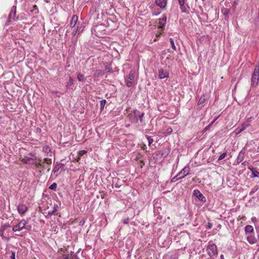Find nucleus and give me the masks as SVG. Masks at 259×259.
<instances>
[{
  "instance_id": "obj_33",
  "label": "nucleus",
  "mask_w": 259,
  "mask_h": 259,
  "mask_svg": "<svg viewBox=\"0 0 259 259\" xmlns=\"http://www.w3.org/2000/svg\"><path fill=\"white\" fill-rule=\"evenodd\" d=\"M57 185L56 183H53L50 187L49 189L52 190H56L57 189Z\"/></svg>"
},
{
  "instance_id": "obj_46",
  "label": "nucleus",
  "mask_w": 259,
  "mask_h": 259,
  "mask_svg": "<svg viewBox=\"0 0 259 259\" xmlns=\"http://www.w3.org/2000/svg\"><path fill=\"white\" fill-rule=\"evenodd\" d=\"M251 221L255 223V222L257 221V219L255 217H252L251 218Z\"/></svg>"
},
{
  "instance_id": "obj_5",
  "label": "nucleus",
  "mask_w": 259,
  "mask_h": 259,
  "mask_svg": "<svg viewBox=\"0 0 259 259\" xmlns=\"http://www.w3.org/2000/svg\"><path fill=\"white\" fill-rule=\"evenodd\" d=\"M125 83L128 87H131L136 84V77L135 71H130L128 76L125 78Z\"/></svg>"
},
{
  "instance_id": "obj_3",
  "label": "nucleus",
  "mask_w": 259,
  "mask_h": 259,
  "mask_svg": "<svg viewBox=\"0 0 259 259\" xmlns=\"http://www.w3.org/2000/svg\"><path fill=\"white\" fill-rule=\"evenodd\" d=\"M206 251L208 255L211 259H214V257L218 254V248L217 245L210 241L208 242L206 248Z\"/></svg>"
},
{
  "instance_id": "obj_20",
  "label": "nucleus",
  "mask_w": 259,
  "mask_h": 259,
  "mask_svg": "<svg viewBox=\"0 0 259 259\" xmlns=\"http://www.w3.org/2000/svg\"><path fill=\"white\" fill-rule=\"evenodd\" d=\"M245 232L246 233H252L254 232L253 228L251 225H247L245 227Z\"/></svg>"
},
{
  "instance_id": "obj_39",
  "label": "nucleus",
  "mask_w": 259,
  "mask_h": 259,
  "mask_svg": "<svg viewBox=\"0 0 259 259\" xmlns=\"http://www.w3.org/2000/svg\"><path fill=\"white\" fill-rule=\"evenodd\" d=\"M59 165H55L54 167V169L53 170V172L55 174L59 171Z\"/></svg>"
},
{
  "instance_id": "obj_32",
  "label": "nucleus",
  "mask_w": 259,
  "mask_h": 259,
  "mask_svg": "<svg viewBox=\"0 0 259 259\" xmlns=\"http://www.w3.org/2000/svg\"><path fill=\"white\" fill-rule=\"evenodd\" d=\"M33 9L31 10V12L34 13V14H36L38 12V10L37 6L34 5L32 7Z\"/></svg>"
},
{
  "instance_id": "obj_23",
  "label": "nucleus",
  "mask_w": 259,
  "mask_h": 259,
  "mask_svg": "<svg viewBox=\"0 0 259 259\" xmlns=\"http://www.w3.org/2000/svg\"><path fill=\"white\" fill-rule=\"evenodd\" d=\"M206 100V98L205 95H202L200 98L198 104L199 105H202Z\"/></svg>"
},
{
  "instance_id": "obj_22",
  "label": "nucleus",
  "mask_w": 259,
  "mask_h": 259,
  "mask_svg": "<svg viewBox=\"0 0 259 259\" xmlns=\"http://www.w3.org/2000/svg\"><path fill=\"white\" fill-rule=\"evenodd\" d=\"M248 168L251 170L253 177H259V172L255 170L253 168L249 167Z\"/></svg>"
},
{
  "instance_id": "obj_30",
  "label": "nucleus",
  "mask_w": 259,
  "mask_h": 259,
  "mask_svg": "<svg viewBox=\"0 0 259 259\" xmlns=\"http://www.w3.org/2000/svg\"><path fill=\"white\" fill-rule=\"evenodd\" d=\"M42 150L44 152L47 153L50 152L51 151L50 147L48 146H44L42 148Z\"/></svg>"
},
{
  "instance_id": "obj_1",
  "label": "nucleus",
  "mask_w": 259,
  "mask_h": 259,
  "mask_svg": "<svg viewBox=\"0 0 259 259\" xmlns=\"http://www.w3.org/2000/svg\"><path fill=\"white\" fill-rule=\"evenodd\" d=\"M28 221L23 219L16 225L13 226L12 230L14 232H20L23 229L26 230H30L31 229V225H27Z\"/></svg>"
},
{
  "instance_id": "obj_53",
  "label": "nucleus",
  "mask_w": 259,
  "mask_h": 259,
  "mask_svg": "<svg viewBox=\"0 0 259 259\" xmlns=\"http://www.w3.org/2000/svg\"><path fill=\"white\" fill-rule=\"evenodd\" d=\"M38 165L41 166V164H40V163H39V164H38Z\"/></svg>"
},
{
  "instance_id": "obj_16",
  "label": "nucleus",
  "mask_w": 259,
  "mask_h": 259,
  "mask_svg": "<svg viewBox=\"0 0 259 259\" xmlns=\"http://www.w3.org/2000/svg\"><path fill=\"white\" fill-rule=\"evenodd\" d=\"M78 21V17L74 15L72 16V19L70 22V26L71 27H73L74 26L76 25L77 22Z\"/></svg>"
},
{
  "instance_id": "obj_9",
  "label": "nucleus",
  "mask_w": 259,
  "mask_h": 259,
  "mask_svg": "<svg viewBox=\"0 0 259 259\" xmlns=\"http://www.w3.org/2000/svg\"><path fill=\"white\" fill-rule=\"evenodd\" d=\"M159 78L160 79H163L168 77L169 76V73L166 69L162 68L158 69Z\"/></svg>"
},
{
  "instance_id": "obj_2",
  "label": "nucleus",
  "mask_w": 259,
  "mask_h": 259,
  "mask_svg": "<svg viewBox=\"0 0 259 259\" xmlns=\"http://www.w3.org/2000/svg\"><path fill=\"white\" fill-rule=\"evenodd\" d=\"M144 116V113H141L140 111L136 110L129 114V118L132 123H137L139 121L142 123Z\"/></svg>"
},
{
  "instance_id": "obj_24",
  "label": "nucleus",
  "mask_w": 259,
  "mask_h": 259,
  "mask_svg": "<svg viewBox=\"0 0 259 259\" xmlns=\"http://www.w3.org/2000/svg\"><path fill=\"white\" fill-rule=\"evenodd\" d=\"M87 153V151L86 150H80V151H79L78 152V158L77 160V161L78 162L79 161V160L80 159V158L81 156H83V155H84L85 153Z\"/></svg>"
},
{
  "instance_id": "obj_38",
  "label": "nucleus",
  "mask_w": 259,
  "mask_h": 259,
  "mask_svg": "<svg viewBox=\"0 0 259 259\" xmlns=\"http://www.w3.org/2000/svg\"><path fill=\"white\" fill-rule=\"evenodd\" d=\"M106 103V100L103 99V100H102L100 101V106H101V109L104 108Z\"/></svg>"
},
{
  "instance_id": "obj_21",
  "label": "nucleus",
  "mask_w": 259,
  "mask_h": 259,
  "mask_svg": "<svg viewBox=\"0 0 259 259\" xmlns=\"http://www.w3.org/2000/svg\"><path fill=\"white\" fill-rule=\"evenodd\" d=\"M166 21V17L162 18L159 19V27L162 28L163 27L165 24Z\"/></svg>"
},
{
  "instance_id": "obj_36",
  "label": "nucleus",
  "mask_w": 259,
  "mask_h": 259,
  "mask_svg": "<svg viewBox=\"0 0 259 259\" xmlns=\"http://www.w3.org/2000/svg\"><path fill=\"white\" fill-rule=\"evenodd\" d=\"M226 156H227V153L225 152L223 153L220 155V156L219 157L218 160H221L224 159L226 157Z\"/></svg>"
},
{
  "instance_id": "obj_29",
  "label": "nucleus",
  "mask_w": 259,
  "mask_h": 259,
  "mask_svg": "<svg viewBox=\"0 0 259 259\" xmlns=\"http://www.w3.org/2000/svg\"><path fill=\"white\" fill-rule=\"evenodd\" d=\"M73 84V79L71 77L69 78V81L66 83V87L70 88Z\"/></svg>"
},
{
  "instance_id": "obj_17",
  "label": "nucleus",
  "mask_w": 259,
  "mask_h": 259,
  "mask_svg": "<svg viewBox=\"0 0 259 259\" xmlns=\"http://www.w3.org/2000/svg\"><path fill=\"white\" fill-rule=\"evenodd\" d=\"M244 158V152L243 151H241L239 152V153L238 155V157L237 158V162L238 163L241 162L243 160Z\"/></svg>"
},
{
  "instance_id": "obj_25",
  "label": "nucleus",
  "mask_w": 259,
  "mask_h": 259,
  "mask_svg": "<svg viewBox=\"0 0 259 259\" xmlns=\"http://www.w3.org/2000/svg\"><path fill=\"white\" fill-rule=\"evenodd\" d=\"M77 79L79 81H84L85 78L83 74L79 73L77 75Z\"/></svg>"
},
{
  "instance_id": "obj_51",
  "label": "nucleus",
  "mask_w": 259,
  "mask_h": 259,
  "mask_svg": "<svg viewBox=\"0 0 259 259\" xmlns=\"http://www.w3.org/2000/svg\"><path fill=\"white\" fill-rule=\"evenodd\" d=\"M220 257H221V259H224V255H223V254H221V256H220Z\"/></svg>"
},
{
  "instance_id": "obj_26",
  "label": "nucleus",
  "mask_w": 259,
  "mask_h": 259,
  "mask_svg": "<svg viewBox=\"0 0 259 259\" xmlns=\"http://www.w3.org/2000/svg\"><path fill=\"white\" fill-rule=\"evenodd\" d=\"M181 179V177L177 174L175 177L172 178L170 180V183L175 182Z\"/></svg>"
},
{
  "instance_id": "obj_28",
  "label": "nucleus",
  "mask_w": 259,
  "mask_h": 259,
  "mask_svg": "<svg viewBox=\"0 0 259 259\" xmlns=\"http://www.w3.org/2000/svg\"><path fill=\"white\" fill-rule=\"evenodd\" d=\"M42 163H46L47 165H50L52 163V160L51 159L49 158H44L43 159Z\"/></svg>"
},
{
  "instance_id": "obj_37",
  "label": "nucleus",
  "mask_w": 259,
  "mask_h": 259,
  "mask_svg": "<svg viewBox=\"0 0 259 259\" xmlns=\"http://www.w3.org/2000/svg\"><path fill=\"white\" fill-rule=\"evenodd\" d=\"M105 70L107 73H112L113 72L112 69L111 68H110L109 67H108L107 65L105 66Z\"/></svg>"
},
{
  "instance_id": "obj_19",
  "label": "nucleus",
  "mask_w": 259,
  "mask_h": 259,
  "mask_svg": "<svg viewBox=\"0 0 259 259\" xmlns=\"http://www.w3.org/2000/svg\"><path fill=\"white\" fill-rule=\"evenodd\" d=\"M71 28H72V34L73 35H75L77 32H78V33L79 34L81 32V31L82 30V29H81V28H80L79 29L78 28V25H76V26H74L73 27H71Z\"/></svg>"
},
{
  "instance_id": "obj_41",
  "label": "nucleus",
  "mask_w": 259,
  "mask_h": 259,
  "mask_svg": "<svg viewBox=\"0 0 259 259\" xmlns=\"http://www.w3.org/2000/svg\"><path fill=\"white\" fill-rule=\"evenodd\" d=\"M229 10L227 9H224L222 10V12L223 13L224 15H227L229 13Z\"/></svg>"
},
{
  "instance_id": "obj_18",
  "label": "nucleus",
  "mask_w": 259,
  "mask_h": 259,
  "mask_svg": "<svg viewBox=\"0 0 259 259\" xmlns=\"http://www.w3.org/2000/svg\"><path fill=\"white\" fill-rule=\"evenodd\" d=\"M71 28H72V34L73 35H75L77 32H78V33L79 34L81 32V31L82 30V29H81V28H80L79 29L78 28V25H76V26H74L73 27H71Z\"/></svg>"
},
{
  "instance_id": "obj_14",
  "label": "nucleus",
  "mask_w": 259,
  "mask_h": 259,
  "mask_svg": "<svg viewBox=\"0 0 259 259\" xmlns=\"http://www.w3.org/2000/svg\"><path fill=\"white\" fill-rule=\"evenodd\" d=\"M21 160L22 162L27 164H32L33 163V159L32 158L24 157L23 158H21Z\"/></svg>"
},
{
  "instance_id": "obj_13",
  "label": "nucleus",
  "mask_w": 259,
  "mask_h": 259,
  "mask_svg": "<svg viewBox=\"0 0 259 259\" xmlns=\"http://www.w3.org/2000/svg\"><path fill=\"white\" fill-rule=\"evenodd\" d=\"M156 3L161 8H164L166 6L167 0H156Z\"/></svg>"
},
{
  "instance_id": "obj_50",
  "label": "nucleus",
  "mask_w": 259,
  "mask_h": 259,
  "mask_svg": "<svg viewBox=\"0 0 259 259\" xmlns=\"http://www.w3.org/2000/svg\"><path fill=\"white\" fill-rule=\"evenodd\" d=\"M213 122H214V121H212V122L210 124H209V125H208L206 127V129L208 128L211 126V125L213 123Z\"/></svg>"
},
{
  "instance_id": "obj_34",
  "label": "nucleus",
  "mask_w": 259,
  "mask_h": 259,
  "mask_svg": "<svg viewBox=\"0 0 259 259\" xmlns=\"http://www.w3.org/2000/svg\"><path fill=\"white\" fill-rule=\"evenodd\" d=\"M180 8L181 10V11L183 13H187L188 12L187 8L184 5H183L182 6H180Z\"/></svg>"
},
{
  "instance_id": "obj_6",
  "label": "nucleus",
  "mask_w": 259,
  "mask_h": 259,
  "mask_svg": "<svg viewBox=\"0 0 259 259\" xmlns=\"http://www.w3.org/2000/svg\"><path fill=\"white\" fill-rule=\"evenodd\" d=\"M16 7L15 6H13L11 10V12L9 15V20L6 23V25H9L10 24V22L11 21H16Z\"/></svg>"
},
{
  "instance_id": "obj_11",
  "label": "nucleus",
  "mask_w": 259,
  "mask_h": 259,
  "mask_svg": "<svg viewBox=\"0 0 259 259\" xmlns=\"http://www.w3.org/2000/svg\"><path fill=\"white\" fill-rule=\"evenodd\" d=\"M249 126V124L246 123L245 121L236 129V134H238L243 131L245 129Z\"/></svg>"
},
{
  "instance_id": "obj_8",
  "label": "nucleus",
  "mask_w": 259,
  "mask_h": 259,
  "mask_svg": "<svg viewBox=\"0 0 259 259\" xmlns=\"http://www.w3.org/2000/svg\"><path fill=\"white\" fill-rule=\"evenodd\" d=\"M190 168L188 165L185 166L182 170L178 174L181 179L188 176L190 172Z\"/></svg>"
},
{
  "instance_id": "obj_47",
  "label": "nucleus",
  "mask_w": 259,
  "mask_h": 259,
  "mask_svg": "<svg viewBox=\"0 0 259 259\" xmlns=\"http://www.w3.org/2000/svg\"><path fill=\"white\" fill-rule=\"evenodd\" d=\"M129 219L127 218L123 221V223L127 224L128 223Z\"/></svg>"
},
{
  "instance_id": "obj_35",
  "label": "nucleus",
  "mask_w": 259,
  "mask_h": 259,
  "mask_svg": "<svg viewBox=\"0 0 259 259\" xmlns=\"http://www.w3.org/2000/svg\"><path fill=\"white\" fill-rule=\"evenodd\" d=\"M57 259H69V254H63L60 257Z\"/></svg>"
},
{
  "instance_id": "obj_7",
  "label": "nucleus",
  "mask_w": 259,
  "mask_h": 259,
  "mask_svg": "<svg viewBox=\"0 0 259 259\" xmlns=\"http://www.w3.org/2000/svg\"><path fill=\"white\" fill-rule=\"evenodd\" d=\"M193 195L196 196L201 202L205 203L206 201L205 197L198 190H194L193 191Z\"/></svg>"
},
{
  "instance_id": "obj_10",
  "label": "nucleus",
  "mask_w": 259,
  "mask_h": 259,
  "mask_svg": "<svg viewBox=\"0 0 259 259\" xmlns=\"http://www.w3.org/2000/svg\"><path fill=\"white\" fill-rule=\"evenodd\" d=\"M17 209L20 214L23 215L28 210V207L26 205L21 204L18 206Z\"/></svg>"
},
{
  "instance_id": "obj_12",
  "label": "nucleus",
  "mask_w": 259,
  "mask_h": 259,
  "mask_svg": "<svg viewBox=\"0 0 259 259\" xmlns=\"http://www.w3.org/2000/svg\"><path fill=\"white\" fill-rule=\"evenodd\" d=\"M247 240L250 244H254L257 242V240L254 236L249 234L246 237Z\"/></svg>"
},
{
  "instance_id": "obj_48",
  "label": "nucleus",
  "mask_w": 259,
  "mask_h": 259,
  "mask_svg": "<svg viewBox=\"0 0 259 259\" xmlns=\"http://www.w3.org/2000/svg\"><path fill=\"white\" fill-rule=\"evenodd\" d=\"M257 245L259 246V233L257 236Z\"/></svg>"
},
{
  "instance_id": "obj_31",
  "label": "nucleus",
  "mask_w": 259,
  "mask_h": 259,
  "mask_svg": "<svg viewBox=\"0 0 259 259\" xmlns=\"http://www.w3.org/2000/svg\"><path fill=\"white\" fill-rule=\"evenodd\" d=\"M169 41H170V45H171V48H172V49H174V50H176V47L175 45V42H174V39L172 38H169Z\"/></svg>"
},
{
  "instance_id": "obj_43",
  "label": "nucleus",
  "mask_w": 259,
  "mask_h": 259,
  "mask_svg": "<svg viewBox=\"0 0 259 259\" xmlns=\"http://www.w3.org/2000/svg\"><path fill=\"white\" fill-rule=\"evenodd\" d=\"M11 253H12V254H11V255L10 256L11 258V259H16V257H15V255H15V252L12 251H11Z\"/></svg>"
},
{
  "instance_id": "obj_49",
  "label": "nucleus",
  "mask_w": 259,
  "mask_h": 259,
  "mask_svg": "<svg viewBox=\"0 0 259 259\" xmlns=\"http://www.w3.org/2000/svg\"><path fill=\"white\" fill-rule=\"evenodd\" d=\"M167 131L169 133H171L172 132V129L171 128H168Z\"/></svg>"
},
{
  "instance_id": "obj_40",
  "label": "nucleus",
  "mask_w": 259,
  "mask_h": 259,
  "mask_svg": "<svg viewBox=\"0 0 259 259\" xmlns=\"http://www.w3.org/2000/svg\"><path fill=\"white\" fill-rule=\"evenodd\" d=\"M147 139L148 141L149 145L151 144L153 142V139L151 137L147 136Z\"/></svg>"
},
{
  "instance_id": "obj_27",
  "label": "nucleus",
  "mask_w": 259,
  "mask_h": 259,
  "mask_svg": "<svg viewBox=\"0 0 259 259\" xmlns=\"http://www.w3.org/2000/svg\"><path fill=\"white\" fill-rule=\"evenodd\" d=\"M69 259H79L76 253L71 252L69 255Z\"/></svg>"
},
{
  "instance_id": "obj_54",
  "label": "nucleus",
  "mask_w": 259,
  "mask_h": 259,
  "mask_svg": "<svg viewBox=\"0 0 259 259\" xmlns=\"http://www.w3.org/2000/svg\"><path fill=\"white\" fill-rule=\"evenodd\" d=\"M44 167L45 168H47V167H45V166H44Z\"/></svg>"
},
{
  "instance_id": "obj_45",
  "label": "nucleus",
  "mask_w": 259,
  "mask_h": 259,
  "mask_svg": "<svg viewBox=\"0 0 259 259\" xmlns=\"http://www.w3.org/2000/svg\"><path fill=\"white\" fill-rule=\"evenodd\" d=\"M212 227V225L210 223H208L207 224V228L211 229Z\"/></svg>"
},
{
  "instance_id": "obj_15",
  "label": "nucleus",
  "mask_w": 259,
  "mask_h": 259,
  "mask_svg": "<svg viewBox=\"0 0 259 259\" xmlns=\"http://www.w3.org/2000/svg\"><path fill=\"white\" fill-rule=\"evenodd\" d=\"M59 206L57 204H54L53 205V207L52 210H50L48 212V214L49 215H52L55 214V213L58 210Z\"/></svg>"
},
{
  "instance_id": "obj_44",
  "label": "nucleus",
  "mask_w": 259,
  "mask_h": 259,
  "mask_svg": "<svg viewBox=\"0 0 259 259\" xmlns=\"http://www.w3.org/2000/svg\"><path fill=\"white\" fill-rule=\"evenodd\" d=\"M180 6H182L185 4V0H178Z\"/></svg>"
},
{
  "instance_id": "obj_42",
  "label": "nucleus",
  "mask_w": 259,
  "mask_h": 259,
  "mask_svg": "<svg viewBox=\"0 0 259 259\" xmlns=\"http://www.w3.org/2000/svg\"><path fill=\"white\" fill-rule=\"evenodd\" d=\"M252 119H253V118L252 117H250L247 118L246 120L245 121V122L246 123L249 124V122L252 121Z\"/></svg>"
},
{
  "instance_id": "obj_4",
  "label": "nucleus",
  "mask_w": 259,
  "mask_h": 259,
  "mask_svg": "<svg viewBox=\"0 0 259 259\" xmlns=\"http://www.w3.org/2000/svg\"><path fill=\"white\" fill-rule=\"evenodd\" d=\"M259 81V66L255 67L253 73L251 78V84L252 87L257 85Z\"/></svg>"
},
{
  "instance_id": "obj_52",
  "label": "nucleus",
  "mask_w": 259,
  "mask_h": 259,
  "mask_svg": "<svg viewBox=\"0 0 259 259\" xmlns=\"http://www.w3.org/2000/svg\"><path fill=\"white\" fill-rule=\"evenodd\" d=\"M0 235H1V236H2V235H3V233H0Z\"/></svg>"
}]
</instances>
